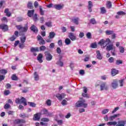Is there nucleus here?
I'll list each match as a JSON object with an SVG mask.
<instances>
[{
    "mask_svg": "<svg viewBox=\"0 0 126 126\" xmlns=\"http://www.w3.org/2000/svg\"><path fill=\"white\" fill-rule=\"evenodd\" d=\"M15 102L16 104H23L24 106H27V101L26 98L23 97H21V98H16Z\"/></svg>",
    "mask_w": 126,
    "mask_h": 126,
    "instance_id": "obj_1",
    "label": "nucleus"
},
{
    "mask_svg": "<svg viewBox=\"0 0 126 126\" xmlns=\"http://www.w3.org/2000/svg\"><path fill=\"white\" fill-rule=\"evenodd\" d=\"M111 43V40H110V38H106V40L104 39H101L99 42H98V45H100V46H104L105 44H106L105 46L104 47L107 46V45H109Z\"/></svg>",
    "mask_w": 126,
    "mask_h": 126,
    "instance_id": "obj_2",
    "label": "nucleus"
},
{
    "mask_svg": "<svg viewBox=\"0 0 126 126\" xmlns=\"http://www.w3.org/2000/svg\"><path fill=\"white\" fill-rule=\"evenodd\" d=\"M76 107H83L84 108H87L88 104L85 103V99L79 100L76 103Z\"/></svg>",
    "mask_w": 126,
    "mask_h": 126,
    "instance_id": "obj_3",
    "label": "nucleus"
},
{
    "mask_svg": "<svg viewBox=\"0 0 126 126\" xmlns=\"http://www.w3.org/2000/svg\"><path fill=\"white\" fill-rule=\"evenodd\" d=\"M26 121L24 119H16L14 121L15 125H18V126H24L23 124H25Z\"/></svg>",
    "mask_w": 126,
    "mask_h": 126,
    "instance_id": "obj_4",
    "label": "nucleus"
},
{
    "mask_svg": "<svg viewBox=\"0 0 126 126\" xmlns=\"http://www.w3.org/2000/svg\"><path fill=\"white\" fill-rule=\"evenodd\" d=\"M99 83L100 84V91H103V90L107 91L109 89V88L107 85V83H106L105 82H101V81H99Z\"/></svg>",
    "mask_w": 126,
    "mask_h": 126,
    "instance_id": "obj_5",
    "label": "nucleus"
},
{
    "mask_svg": "<svg viewBox=\"0 0 126 126\" xmlns=\"http://www.w3.org/2000/svg\"><path fill=\"white\" fill-rule=\"evenodd\" d=\"M44 54L45 55L46 60L48 62H50V61H52V60H53V55L50 53V52L45 51L44 52Z\"/></svg>",
    "mask_w": 126,
    "mask_h": 126,
    "instance_id": "obj_6",
    "label": "nucleus"
},
{
    "mask_svg": "<svg viewBox=\"0 0 126 126\" xmlns=\"http://www.w3.org/2000/svg\"><path fill=\"white\" fill-rule=\"evenodd\" d=\"M18 37V32L15 31L14 32V35H13L11 37L9 38V40L11 42H13V41L15 40V39Z\"/></svg>",
    "mask_w": 126,
    "mask_h": 126,
    "instance_id": "obj_7",
    "label": "nucleus"
},
{
    "mask_svg": "<svg viewBox=\"0 0 126 126\" xmlns=\"http://www.w3.org/2000/svg\"><path fill=\"white\" fill-rule=\"evenodd\" d=\"M37 39L38 41H40L39 42V45H45V44H46V42L45 41V40H44V39L42 38V36H41V35H38L37 36Z\"/></svg>",
    "mask_w": 126,
    "mask_h": 126,
    "instance_id": "obj_8",
    "label": "nucleus"
},
{
    "mask_svg": "<svg viewBox=\"0 0 126 126\" xmlns=\"http://www.w3.org/2000/svg\"><path fill=\"white\" fill-rule=\"evenodd\" d=\"M41 119V113H37L33 115V121H40Z\"/></svg>",
    "mask_w": 126,
    "mask_h": 126,
    "instance_id": "obj_9",
    "label": "nucleus"
},
{
    "mask_svg": "<svg viewBox=\"0 0 126 126\" xmlns=\"http://www.w3.org/2000/svg\"><path fill=\"white\" fill-rule=\"evenodd\" d=\"M0 29H1L4 32L8 31V26L5 24H0Z\"/></svg>",
    "mask_w": 126,
    "mask_h": 126,
    "instance_id": "obj_10",
    "label": "nucleus"
},
{
    "mask_svg": "<svg viewBox=\"0 0 126 126\" xmlns=\"http://www.w3.org/2000/svg\"><path fill=\"white\" fill-rule=\"evenodd\" d=\"M111 85L113 89H116V88H118V87H119V85L118 84V80H114L113 82L111 83Z\"/></svg>",
    "mask_w": 126,
    "mask_h": 126,
    "instance_id": "obj_11",
    "label": "nucleus"
},
{
    "mask_svg": "<svg viewBox=\"0 0 126 126\" xmlns=\"http://www.w3.org/2000/svg\"><path fill=\"white\" fill-rule=\"evenodd\" d=\"M117 14V15L115 16V18H116V19H119V18H120V16H124V15H126V13L123 11H120L118 12Z\"/></svg>",
    "mask_w": 126,
    "mask_h": 126,
    "instance_id": "obj_12",
    "label": "nucleus"
},
{
    "mask_svg": "<svg viewBox=\"0 0 126 126\" xmlns=\"http://www.w3.org/2000/svg\"><path fill=\"white\" fill-rule=\"evenodd\" d=\"M126 120H120L117 122L116 126H126Z\"/></svg>",
    "mask_w": 126,
    "mask_h": 126,
    "instance_id": "obj_13",
    "label": "nucleus"
},
{
    "mask_svg": "<svg viewBox=\"0 0 126 126\" xmlns=\"http://www.w3.org/2000/svg\"><path fill=\"white\" fill-rule=\"evenodd\" d=\"M30 29L31 31H32V32H33V33H35V34H37V33H38V28H37V27L35 26V25H32L30 28Z\"/></svg>",
    "mask_w": 126,
    "mask_h": 126,
    "instance_id": "obj_14",
    "label": "nucleus"
},
{
    "mask_svg": "<svg viewBox=\"0 0 126 126\" xmlns=\"http://www.w3.org/2000/svg\"><path fill=\"white\" fill-rule=\"evenodd\" d=\"M63 4H55L54 5V8H55V9H57V10H61V9H63Z\"/></svg>",
    "mask_w": 126,
    "mask_h": 126,
    "instance_id": "obj_15",
    "label": "nucleus"
},
{
    "mask_svg": "<svg viewBox=\"0 0 126 126\" xmlns=\"http://www.w3.org/2000/svg\"><path fill=\"white\" fill-rule=\"evenodd\" d=\"M28 31V24H26L24 27H22V30H21V32L23 33H26Z\"/></svg>",
    "mask_w": 126,
    "mask_h": 126,
    "instance_id": "obj_16",
    "label": "nucleus"
},
{
    "mask_svg": "<svg viewBox=\"0 0 126 126\" xmlns=\"http://www.w3.org/2000/svg\"><path fill=\"white\" fill-rule=\"evenodd\" d=\"M68 37L72 41H75L76 40V36L74 35V33L73 32H69L68 33Z\"/></svg>",
    "mask_w": 126,
    "mask_h": 126,
    "instance_id": "obj_17",
    "label": "nucleus"
},
{
    "mask_svg": "<svg viewBox=\"0 0 126 126\" xmlns=\"http://www.w3.org/2000/svg\"><path fill=\"white\" fill-rule=\"evenodd\" d=\"M106 50L107 52H110L112 50H115V47L113 44H110L106 46Z\"/></svg>",
    "mask_w": 126,
    "mask_h": 126,
    "instance_id": "obj_18",
    "label": "nucleus"
},
{
    "mask_svg": "<svg viewBox=\"0 0 126 126\" xmlns=\"http://www.w3.org/2000/svg\"><path fill=\"white\" fill-rule=\"evenodd\" d=\"M34 12H35V10L34 9L29 10L28 11V16H29V17H32L34 15Z\"/></svg>",
    "mask_w": 126,
    "mask_h": 126,
    "instance_id": "obj_19",
    "label": "nucleus"
},
{
    "mask_svg": "<svg viewBox=\"0 0 126 126\" xmlns=\"http://www.w3.org/2000/svg\"><path fill=\"white\" fill-rule=\"evenodd\" d=\"M93 7V3L92 1H88V9L90 12H92V7Z\"/></svg>",
    "mask_w": 126,
    "mask_h": 126,
    "instance_id": "obj_20",
    "label": "nucleus"
},
{
    "mask_svg": "<svg viewBox=\"0 0 126 126\" xmlns=\"http://www.w3.org/2000/svg\"><path fill=\"white\" fill-rule=\"evenodd\" d=\"M42 59H43V54L41 53L39 54L37 57V60L40 63H43V60H42Z\"/></svg>",
    "mask_w": 126,
    "mask_h": 126,
    "instance_id": "obj_21",
    "label": "nucleus"
},
{
    "mask_svg": "<svg viewBox=\"0 0 126 126\" xmlns=\"http://www.w3.org/2000/svg\"><path fill=\"white\" fill-rule=\"evenodd\" d=\"M119 73V70L115 69V68H112L111 69V74L112 76H115V75H117Z\"/></svg>",
    "mask_w": 126,
    "mask_h": 126,
    "instance_id": "obj_22",
    "label": "nucleus"
},
{
    "mask_svg": "<svg viewBox=\"0 0 126 126\" xmlns=\"http://www.w3.org/2000/svg\"><path fill=\"white\" fill-rule=\"evenodd\" d=\"M39 51H40V50L39 49V47H36L35 48V47H32L31 48V52L32 53H35V52H39Z\"/></svg>",
    "mask_w": 126,
    "mask_h": 126,
    "instance_id": "obj_23",
    "label": "nucleus"
},
{
    "mask_svg": "<svg viewBox=\"0 0 126 126\" xmlns=\"http://www.w3.org/2000/svg\"><path fill=\"white\" fill-rule=\"evenodd\" d=\"M4 13L6 14V16L8 17H10L11 16V13L9 12L8 8H6L4 11Z\"/></svg>",
    "mask_w": 126,
    "mask_h": 126,
    "instance_id": "obj_24",
    "label": "nucleus"
},
{
    "mask_svg": "<svg viewBox=\"0 0 126 126\" xmlns=\"http://www.w3.org/2000/svg\"><path fill=\"white\" fill-rule=\"evenodd\" d=\"M96 58L98 59V60H102V55H101V53H100V51L97 50L96 52Z\"/></svg>",
    "mask_w": 126,
    "mask_h": 126,
    "instance_id": "obj_25",
    "label": "nucleus"
},
{
    "mask_svg": "<svg viewBox=\"0 0 126 126\" xmlns=\"http://www.w3.org/2000/svg\"><path fill=\"white\" fill-rule=\"evenodd\" d=\"M56 36V33L54 32H51L49 33V39H53L55 38V36Z\"/></svg>",
    "mask_w": 126,
    "mask_h": 126,
    "instance_id": "obj_26",
    "label": "nucleus"
},
{
    "mask_svg": "<svg viewBox=\"0 0 126 126\" xmlns=\"http://www.w3.org/2000/svg\"><path fill=\"white\" fill-rule=\"evenodd\" d=\"M72 22H73V23H74L76 25H78V24H79L78 21H79V18L72 19Z\"/></svg>",
    "mask_w": 126,
    "mask_h": 126,
    "instance_id": "obj_27",
    "label": "nucleus"
},
{
    "mask_svg": "<svg viewBox=\"0 0 126 126\" xmlns=\"http://www.w3.org/2000/svg\"><path fill=\"white\" fill-rule=\"evenodd\" d=\"M106 7L107 8H112V2L111 1L107 0L106 1Z\"/></svg>",
    "mask_w": 126,
    "mask_h": 126,
    "instance_id": "obj_28",
    "label": "nucleus"
},
{
    "mask_svg": "<svg viewBox=\"0 0 126 126\" xmlns=\"http://www.w3.org/2000/svg\"><path fill=\"white\" fill-rule=\"evenodd\" d=\"M34 80H35L36 81H38V80H39V75H38V73H37V72H35L34 73Z\"/></svg>",
    "mask_w": 126,
    "mask_h": 126,
    "instance_id": "obj_29",
    "label": "nucleus"
},
{
    "mask_svg": "<svg viewBox=\"0 0 126 126\" xmlns=\"http://www.w3.org/2000/svg\"><path fill=\"white\" fill-rule=\"evenodd\" d=\"M63 95H64L63 94H58L56 95V97L61 101L63 99Z\"/></svg>",
    "mask_w": 126,
    "mask_h": 126,
    "instance_id": "obj_30",
    "label": "nucleus"
},
{
    "mask_svg": "<svg viewBox=\"0 0 126 126\" xmlns=\"http://www.w3.org/2000/svg\"><path fill=\"white\" fill-rule=\"evenodd\" d=\"M90 23H91V24H93V25H94L95 24H97V21H96L95 18H92L90 20Z\"/></svg>",
    "mask_w": 126,
    "mask_h": 126,
    "instance_id": "obj_31",
    "label": "nucleus"
},
{
    "mask_svg": "<svg viewBox=\"0 0 126 126\" xmlns=\"http://www.w3.org/2000/svg\"><path fill=\"white\" fill-rule=\"evenodd\" d=\"M117 124H118V123L115 121L108 122L107 123V126H117Z\"/></svg>",
    "mask_w": 126,
    "mask_h": 126,
    "instance_id": "obj_32",
    "label": "nucleus"
},
{
    "mask_svg": "<svg viewBox=\"0 0 126 126\" xmlns=\"http://www.w3.org/2000/svg\"><path fill=\"white\" fill-rule=\"evenodd\" d=\"M27 7L30 9H32L33 8V4H32V2H31V1L28 2L27 4Z\"/></svg>",
    "mask_w": 126,
    "mask_h": 126,
    "instance_id": "obj_33",
    "label": "nucleus"
},
{
    "mask_svg": "<svg viewBox=\"0 0 126 126\" xmlns=\"http://www.w3.org/2000/svg\"><path fill=\"white\" fill-rule=\"evenodd\" d=\"M119 116H120V114H115L113 116H110L109 118V121H113L114 119H115V118H117V117H119Z\"/></svg>",
    "mask_w": 126,
    "mask_h": 126,
    "instance_id": "obj_34",
    "label": "nucleus"
},
{
    "mask_svg": "<svg viewBox=\"0 0 126 126\" xmlns=\"http://www.w3.org/2000/svg\"><path fill=\"white\" fill-rule=\"evenodd\" d=\"M47 50V47L44 45H42L39 47V50L40 52H44V51H46Z\"/></svg>",
    "mask_w": 126,
    "mask_h": 126,
    "instance_id": "obj_35",
    "label": "nucleus"
},
{
    "mask_svg": "<svg viewBox=\"0 0 126 126\" xmlns=\"http://www.w3.org/2000/svg\"><path fill=\"white\" fill-rule=\"evenodd\" d=\"M100 12L102 13V14H104L107 12V11L106 10V8L105 7H102L100 8Z\"/></svg>",
    "mask_w": 126,
    "mask_h": 126,
    "instance_id": "obj_36",
    "label": "nucleus"
},
{
    "mask_svg": "<svg viewBox=\"0 0 126 126\" xmlns=\"http://www.w3.org/2000/svg\"><path fill=\"white\" fill-rule=\"evenodd\" d=\"M71 43V41L70 40V39L68 38H66L65 39V44L66 45H70V43Z\"/></svg>",
    "mask_w": 126,
    "mask_h": 126,
    "instance_id": "obj_37",
    "label": "nucleus"
},
{
    "mask_svg": "<svg viewBox=\"0 0 126 126\" xmlns=\"http://www.w3.org/2000/svg\"><path fill=\"white\" fill-rule=\"evenodd\" d=\"M25 41H26V36H24V37L20 38V41L22 44H24L25 43Z\"/></svg>",
    "mask_w": 126,
    "mask_h": 126,
    "instance_id": "obj_38",
    "label": "nucleus"
},
{
    "mask_svg": "<svg viewBox=\"0 0 126 126\" xmlns=\"http://www.w3.org/2000/svg\"><path fill=\"white\" fill-rule=\"evenodd\" d=\"M28 104L30 107H32V108H35V107H36V104L34 102H28Z\"/></svg>",
    "mask_w": 126,
    "mask_h": 126,
    "instance_id": "obj_39",
    "label": "nucleus"
},
{
    "mask_svg": "<svg viewBox=\"0 0 126 126\" xmlns=\"http://www.w3.org/2000/svg\"><path fill=\"white\" fill-rule=\"evenodd\" d=\"M113 33H114V31H113L107 30L105 32V33L106 35H112L113 34Z\"/></svg>",
    "mask_w": 126,
    "mask_h": 126,
    "instance_id": "obj_40",
    "label": "nucleus"
},
{
    "mask_svg": "<svg viewBox=\"0 0 126 126\" xmlns=\"http://www.w3.org/2000/svg\"><path fill=\"white\" fill-rule=\"evenodd\" d=\"M45 25L46 26H47V27H50V28H51V27H52V26H53V25H52V22H51V21L46 22Z\"/></svg>",
    "mask_w": 126,
    "mask_h": 126,
    "instance_id": "obj_41",
    "label": "nucleus"
},
{
    "mask_svg": "<svg viewBox=\"0 0 126 126\" xmlns=\"http://www.w3.org/2000/svg\"><path fill=\"white\" fill-rule=\"evenodd\" d=\"M57 64L60 65L61 67L63 66V63L62 62L61 60H59V61L57 62Z\"/></svg>",
    "mask_w": 126,
    "mask_h": 126,
    "instance_id": "obj_42",
    "label": "nucleus"
},
{
    "mask_svg": "<svg viewBox=\"0 0 126 126\" xmlns=\"http://www.w3.org/2000/svg\"><path fill=\"white\" fill-rule=\"evenodd\" d=\"M12 80H18V78L17 77V76L15 74H13L11 77Z\"/></svg>",
    "mask_w": 126,
    "mask_h": 126,
    "instance_id": "obj_43",
    "label": "nucleus"
},
{
    "mask_svg": "<svg viewBox=\"0 0 126 126\" xmlns=\"http://www.w3.org/2000/svg\"><path fill=\"white\" fill-rule=\"evenodd\" d=\"M119 50L121 54H124V53H125V48L122 46L119 47Z\"/></svg>",
    "mask_w": 126,
    "mask_h": 126,
    "instance_id": "obj_44",
    "label": "nucleus"
},
{
    "mask_svg": "<svg viewBox=\"0 0 126 126\" xmlns=\"http://www.w3.org/2000/svg\"><path fill=\"white\" fill-rule=\"evenodd\" d=\"M39 12L40 13V15H44V10H43L41 6H39Z\"/></svg>",
    "mask_w": 126,
    "mask_h": 126,
    "instance_id": "obj_45",
    "label": "nucleus"
},
{
    "mask_svg": "<svg viewBox=\"0 0 126 126\" xmlns=\"http://www.w3.org/2000/svg\"><path fill=\"white\" fill-rule=\"evenodd\" d=\"M86 37L88 39H92V35L90 32H87L86 34Z\"/></svg>",
    "mask_w": 126,
    "mask_h": 126,
    "instance_id": "obj_46",
    "label": "nucleus"
},
{
    "mask_svg": "<svg viewBox=\"0 0 126 126\" xmlns=\"http://www.w3.org/2000/svg\"><path fill=\"white\" fill-rule=\"evenodd\" d=\"M9 94H10V91L9 90H5L4 91V95H5V96H7L9 95Z\"/></svg>",
    "mask_w": 126,
    "mask_h": 126,
    "instance_id": "obj_47",
    "label": "nucleus"
},
{
    "mask_svg": "<svg viewBox=\"0 0 126 126\" xmlns=\"http://www.w3.org/2000/svg\"><path fill=\"white\" fill-rule=\"evenodd\" d=\"M124 81H125V79L119 81L120 86L121 87H123V86H124V84H123Z\"/></svg>",
    "mask_w": 126,
    "mask_h": 126,
    "instance_id": "obj_48",
    "label": "nucleus"
},
{
    "mask_svg": "<svg viewBox=\"0 0 126 126\" xmlns=\"http://www.w3.org/2000/svg\"><path fill=\"white\" fill-rule=\"evenodd\" d=\"M91 48H93V49H96L97 48V43H92L91 45Z\"/></svg>",
    "mask_w": 126,
    "mask_h": 126,
    "instance_id": "obj_49",
    "label": "nucleus"
},
{
    "mask_svg": "<svg viewBox=\"0 0 126 126\" xmlns=\"http://www.w3.org/2000/svg\"><path fill=\"white\" fill-rule=\"evenodd\" d=\"M108 112H109V109H105L102 111V114L103 115H106V114H107V113H108Z\"/></svg>",
    "mask_w": 126,
    "mask_h": 126,
    "instance_id": "obj_50",
    "label": "nucleus"
},
{
    "mask_svg": "<svg viewBox=\"0 0 126 126\" xmlns=\"http://www.w3.org/2000/svg\"><path fill=\"white\" fill-rule=\"evenodd\" d=\"M123 63V61L118 60L116 62V64H117V65H119V64H122Z\"/></svg>",
    "mask_w": 126,
    "mask_h": 126,
    "instance_id": "obj_51",
    "label": "nucleus"
},
{
    "mask_svg": "<svg viewBox=\"0 0 126 126\" xmlns=\"http://www.w3.org/2000/svg\"><path fill=\"white\" fill-rule=\"evenodd\" d=\"M0 73H1L2 74H6V73H7V70L4 69L0 70Z\"/></svg>",
    "mask_w": 126,
    "mask_h": 126,
    "instance_id": "obj_52",
    "label": "nucleus"
},
{
    "mask_svg": "<svg viewBox=\"0 0 126 126\" xmlns=\"http://www.w3.org/2000/svg\"><path fill=\"white\" fill-rule=\"evenodd\" d=\"M41 122H50V119H49L48 118H43L41 119Z\"/></svg>",
    "mask_w": 126,
    "mask_h": 126,
    "instance_id": "obj_53",
    "label": "nucleus"
},
{
    "mask_svg": "<svg viewBox=\"0 0 126 126\" xmlns=\"http://www.w3.org/2000/svg\"><path fill=\"white\" fill-rule=\"evenodd\" d=\"M82 95L83 96V97H84L85 98H89V95H88V94H87V93L85 94L84 93H83L82 94Z\"/></svg>",
    "mask_w": 126,
    "mask_h": 126,
    "instance_id": "obj_54",
    "label": "nucleus"
},
{
    "mask_svg": "<svg viewBox=\"0 0 126 126\" xmlns=\"http://www.w3.org/2000/svg\"><path fill=\"white\" fill-rule=\"evenodd\" d=\"M9 108H10V105H9L8 103H6L4 106V108L6 110L9 109Z\"/></svg>",
    "mask_w": 126,
    "mask_h": 126,
    "instance_id": "obj_55",
    "label": "nucleus"
},
{
    "mask_svg": "<svg viewBox=\"0 0 126 126\" xmlns=\"http://www.w3.org/2000/svg\"><path fill=\"white\" fill-rule=\"evenodd\" d=\"M46 104L47 105V106H51V105H52V102L50 99H48L46 101Z\"/></svg>",
    "mask_w": 126,
    "mask_h": 126,
    "instance_id": "obj_56",
    "label": "nucleus"
},
{
    "mask_svg": "<svg viewBox=\"0 0 126 126\" xmlns=\"http://www.w3.org/2000/svg\"><path fill=\"white\" fill-rule=\"evenodd\" d=\"M1 21H4V22H8V20H7V18L5 17H3V18L1 19Z\"/></svg>",
    "mask_w": 126,
    "mask_h": 126,
    "instance_id": "obj_57",
    "label": "nucleus"
},
{
    "mask_svg": "<svg viewBox=\"0 0 126 126\" xmlns=\"http://www.w3.org/2000/svg\"><path fill=\"white\" fill-rule=\"evenodd\" d=\"M42 112H43V115H47L48 114V110L46 109H43Z\"/></svg>",
    "mask_w": 126,
    "mask_h": 126,
    "instance_id": "obj_58",
    "label": "nucleus"
},
{
    "mask_svg": "<svg viewBox=\"0 0 126 126\" xmlns=\"http://www.w3.org/2000/svg\"><path fill=\"white\" fill-rule=\"evenodd\" d=\"M24 47H25V45H24V43H20L19 44V48L20 49H24Z\"/></svg>",
    "mask_w": 126,
    "mask_h": 126,
    "instance_id": "obj_59",
    "label": "nucleus"
},
{
    "mask_svg": "<svg viewBox=\"0 0 126 126\" xmlns=\"http://www.w3.org/2000/svg\"><path fill=\"white\" fill-rule=\"evenodd\" d=\"M57 54H61L62 53V50L61 49V48L58 47L56 49Z\"/></svg>",
    "mask_w": 126,
    "mask_h": 126,
    "instance_id": "obj_60",
    "label": "nucleus"
},
{
    "mask_svg": "<svg viewBox=\"0 0 126 126\" xmlns=\"http://www.w3.org/2000/svg\"><path fill=\"white\" fill-rule=\"evenodd\" d=\"M16 28H17V29H18V30L21 31L22 29V26L21 25L16 26Z\"/></svg>",
    "mask_w": 126,
    "mask_h": 126,
    "instance_id": "obj_61",
    "label": "nucleus"
},
{
    "mask_svg": "<svg viewBox=\"0 0 126 126\" xmlns=\"http://www.w3.org/2000/svg\"><path fill=\"white\" fill-rule=\"evenodd\" d=\"M108 62L110 63H114V58L110 57L108 60Z\"/></svg>",
    "mask_w": 126,
    "mask_h": 126,
    "instance_id": "obj_62",
    "label": "nucleus"
},
{
    "mask_svg": "<svg viewBox=\"0 0 126 126\" xmlns=\"http://www.w3.org/2000/svg\"><path fill=\"white\" fill-rule=\"evenodd\" d=\"M33 19L35 21H37V20H38V18L37 17V14H34V16H33Z\"/></svg>",
    "mask_w": 126,
    "mask_h": 126,
    "instance_id": "obj_63",
    "label": "nucleus"
},
{
    "mask_svg": "<svg viewBox=\"0 0 126 126\" xmlns=\"http://www.w3.org/2000/svg\"><path fill=\"white\" fill-rule=\"evenodd\" d=\"M59 126H62L63 125V120H56Z\"/></svg>",
    "mask_w": 126,
    "mask_h": 126,
    "instance_id": "obj_64",
    "label": "nucleus"
}]
</instances>
